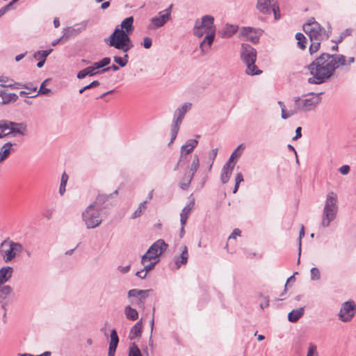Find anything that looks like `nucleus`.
I'll list each match as a JSON object with an SVG mask.
<instances>
[{
  "label": "nucleus",
  "mask_w": 356,
  "mask_h": 356,
  "mask_svg": "<svg viewBox=\"0 0 356 356\" xmlns=\"http://www.w3.org/2000/svg\"><path fill=\"white\" fill-rule=\"evenodd\" d=\"M261 29H254L252 27H243L241 31V34L246 38V40L253 44L259 42V36L261 34Z\"/></svg>",
  "instance_id": "nucleus-15"
},
{
  "label": "nucleus",
  "mask_w": 356,
  "mask_h": 356,
  "mask_svg": "<svg viewBox=\"0 0 356 356\" xmlns=\"http://www.w3.org/2000/svg\"><path fill=\"white\" fill-rule=\"evenodd\" d=\"M345 65L346 60L343 55L323 53L307 66L312 75L308 79V82L312 84L325 83L340 65Z\"/></svg>",
  "instance_id": "nucleus-1"
},
{
  "label": "nucleus",
  "mask_w": 356,
  "mask_h": 356,
  "mask_svg": "<svg viewBox=\"0 0 356 356\" xmlns=\"http://www.w3.org/2000/svg\"><path fill=\"white\" fill-rule=\"evenodd\" d=\"M151 290H142L134 289L128 291L129 298H135L137 299L136 305L139 307H144L145 300L149 296Z\"/></svg>",
  "instance_id": "nucleus-14"
},
{
  "label": "nucleus",
  "mask_w": 356,
  "mask_h": 356,
  "mask_svg": "<svg viewBox=\"0 0 356 356\" xmlns=\"http://www.w3.org/2000/svg\"><path fill=\"white\" fill-rule=\"evenodd\" d=\"M188 252L186 245L182 247L181 254L178 257H175L174 261L177 268H179L181 265H185L188 262Z\"/></svg>",
  "instance_id": "nucleus-20"
},
{
  "label": "nucleus",
  "mask_w": 356,
  "mask_h": 356,
  "mask_svg": "<svg viewBox=\"0 0 356 356\" xmlns=\"http://www.w3.org/2000/svg\"><path fill=\"white\" fill-rule=\"evenodd\" d=\"M142 45L145 49H149L152 45V40L149 37H145Z\"/></svg>",
  "instance_id": "nucleus-56"
},
{
  "label": "nucleus",
  "mask_w": 356,
  "mask_h": 356,
  "mask_svg": "<svg viewBox=\"0 0 356 356\" xmlns=\"http://www.w3.org/2000/svg\"><path fill=\"white\" fill-rule=\"evenodd\" d=\"M97 73L98 72H93L92 69H91V67L89 66L79 71L76 75V77L79 79H82L85 78L86 76H92L97 74Z\"/></svg>",
  "instance_id": "nucleus-38"
},
{
  "label": "nucleus",
  "mask_w": 356,
  "mask_h": 356,
  "mask_svg": "<svg viewBox=\"0 0 356 356\" xmlns=\"http://www.w3.org/2000/svg\"><path fill=\"white\" fill-rule=\"evenodd\" d=\"M352 33V31L349 29H346L344 31H343L339 38L336 40H332V42H334L335 44H338L339 43L341 42L342 40L348 35H350Z\"/></svg>",
  "instance_id": "nucleus-48"
},
{
  "label": "nucleus",
  "mask_w": 356,
  "mask_h": 356,
  "mask_svg": "<svg viewBox=\"0 0 356 356\" xmlns=\"http://www.w3.org/2000/svg\"><path fill=\"white\" fill-rule=\"evenodd\" d=\"M100 83L98 81H93L90 84L84 86V89L88 90L94 87L99 86Z\"/></svg>",
  "instance_id": "nucleus-64"
},
{
  "label": "nucleus",
  "mask_w": 356,
  "mask_h": 356,
  "mask_svg": "<svg viewBox=\"0 0 356 356\" xmlns=\"http://www.w3.org/2000/svg\"><path fill=\"white\" fill-rule=\"evenodd\" d=\"M241 58L246 65L245 72L250 76L259 75L262 73L255 65L257 50L251 45L243 43L241 47Z\"/></svg>",
  "instance_id": "nucleus-3"
},
{
  "label": "nucleus",
  "mask_w": 356,
  "mask_h": 356,
  "mask_svg": "<svg viewBox=\"0 0 356 356\" xmlns=\"http://www.w3.org/2000/svg\"><path fill=\"white\" fill-rule=\"evenodd\" d=\"M193 34L197 38H201L204 34L206 35H207V31H206L202 26H200V22L197 21L193 29Z\"/></svg>",
  "instance_id": "nucleus-40"
},
{
  "label": "nucleus",
  "mask_w": 356,
  "mask_h": 356,
  "mask_svg": "<svg viewBox=\"0 0 356 356\" xmlns=\"http://www.w3.org/2000/svg\"><path fill=\"white\" fill-rule=\"evenodd\" d=\"M304 307L293 309L288 314V319L291 323H295L304 314Z\"/></svg>",
  "instance_id": "nucleus-32"
},
{
  "label": "nucleus",
  "mask_w": 356,
  "mask_h": 356,
  "mask_svg": "<svg viewBox=\"0 0 356 356\" xmlns=\"http://www.w3.org/2000/svg\"><path fill=\"white\" fill-rule=\"evenodd\" d=\"M277 0H257L256 8L264 15H270L272 13V8Z\"/></svg>",
  "instance_id": "nucleus-17"
},
{
  "label": "nucleus",
  "mask_w": 356,
  "mask_h": 356,
  "mask_svg": "<svg viewBox=\"0 0 356 356\" xmlns=\"http://www.w3.org/2000/svg\"><path fill=\"white\" fill-rule=\"evenodd\" d=\"M238 31V26L233 24H227L220 32L221 38H230Z\"/></svg>",
  "instance_id": "nucleus-29"
},
{
  "label": "nucleus",
  "mask_w": 356,
  "mask_h": 356,
  "mask_svg": "<svg viewBox=\"0 0 356 356\" xmlns=\"http://www.w3.org/2000/svg\"><path fill=\"white\" fill-rule=\"evenodd\" d=\"M142 323V320H140L131 327L129 334V339L134 340L141 336L143 328Z\"/></svg>",
  "instance_id": "nucleus-27"
},
{
  "label": "nucleus",
  "mask_w": 356,
  "mask_h": 356,
  "mask_svg": "<svg viewBox=\"0 0 356 356\" xmlns=\"http://www.w3.org/2000/svg\"><path fill=\"white\" fill-rule=\"evenodd\" d=\"M10 121L6 120H0V138L10 135Z\"/></svg>",
  "instance_id": "nucleus-33"
},
{
  "label": "nucleus",
  "mask_w": 356,
  "mask_h": 356,
  "mask_svg": "<svg viewBox=\"0 0 356 356\" xmlns=\"http://www.w3.org/2000/svg\"><path fill=\"white\" fill-rule=\"evenodd\" d=\"M11 8V3H8L0 9V17L6 13Z\"/></svg>",
  "instance_id": "nucleus-63"
},
{
  "label": "nucleus",
  "mask_w": 356,
  "mask_h": 356,
  "mask_svg": "<svg viewBox=\"0 0 356 356\" xmlns=\"http://www.w3.org/2000/svg\"><path fill=\"white\" fill-rule=\"evenodd\" d=\"M13 144L10 142L6 143L1 148L0 150V161H4L6 159L11 152L13 151L12 146Z\"/></svg>",
  "instance_id": "nucleus-31"
},
{
  "label": "nucleus",
  "mask_w": 356,
  "mask_h": 356,
  "mask_svg": "<svg viewBox=\"0 0 356 356\" xmlns=\"http://www.w3.org/2000/svg\"><path fill=\"white\" fill-rule=\"evenodd\" d=\"M350 168L348 165H343L339 168V171L343 175H346L349 173Z\"/></svg>",
  "instance_id": "nucleus-57"
},
{
  "label": "nucleus",
  "mask_w": 356,
  "mask_h": 356,
  "mask_svg": "<svg viewBox=\"0 0 356 356\" xmlns=\"http://www.w3.org/2000/svg\"><path fill=\"white\" fill-rule=\"evenodd\" d=\"M198 141L196 139H189L181 147V151L189 154L197 147Z\"/></svg>",
  "instance_id": "nucleus-30"
},
{
  "label": "nucleus",
  "mask_w": 356,
  "mask_h": 356,
  "mask_svg": "<svg viewBox=\"0 0 356 356\" xmlns=\"http://www.w3.org/2000/svg\"><path fill=\"white\" fill-rule=\"evenodd\" d=\"M158 261L159 260H156L154 261H150L149 264H147L148 261L145 262V264H143L144 266L143 270L147 273L154 268Z\"/></svg>",
  "instance_id": "nucleus-50"
},
{
  "label": "nucleus",
  "mask_w": 356,
  "mask_h": 356,
  "mask_svg": "<svg viewBox=\"0 0 356 356\" xmlns=\"http://www.w3.org/2000/svg\"><path fill=\"white\" fill-rule=\"evenodd\" d=\"M10 245L13 248V250L14 251V253L15 254V256L17 254L21 253L22 252V250H23V246L19 243H17V242H14L13 241H10Z\"/></svg>",
  "instance_id": "nucleus-47"
},
{
  "label": "nucleus",
  "mask_w": 356,
  "mask_h": 356,
  "mask_svg": "<svg viewBox=\"0 0 356 356\" xmlns=\"http://www.w3.org/2000/svg\"><path fill=\"white\" fill-rule=\"evenodd\" d=\"M3 88H10L12 89L22 88V83L15 82L13 83L1 84Z\"/></svg>",
  "instance_id": "nucleus-54"
},
{
  "label": "nucleus",
  "mask_w": 356,
  "mask_h": 356,
  "mask_svg": "<svg viewBox=\"0 0 356 356\" xmlns=\"http://www.w3.org/2000/svg\"><path fill=\"white\" fill-rule=\"evenodd\" d=\"M10 135L13 136L19 135L24 136L27 135L26 125L24 123H18L10 121Z\"/></svg>",
  "instance_id": "nucleus-19"
},
{
  "label": "nucleus",
  "mask_w": 356,
  "mask_h": 356,
  "mask_svg": "<svg viewBox=\"0 0 356 356\" xmlns=\"http://www.w3.org/2000/svg\"><path fill=\"white\" fill-rule=\"evenodd\" d=\"M22 88L26 89L28 92H31V94L33 92H36L37 86H34L33 83H22Z\"/></svg>",
  "instance_id": "nucleus-51"
},
{
  "label": "nucleus",
  "mask_w": 356,
  "mask_h": 356,
  "mask_svg": "<svg viewBox=\"0 0 356 356\" xmlns=\"http://www.w3.org/2000/svg\"><path fill=\"white\" fill-rule=\"evenodd\" d=\"M295 37L298 40V47L301 49H305L306 48L307 43V39L305 36L301 33H297Z\"/></svg>",
  "instance_id": "nucleus-41"
},
{
  "label": "nucleus",
  "mask_w": 356,
  "mask_h": 356,
  "mask_svg": "<svg viewBox=\"0 0 356 356\" xmlns=\"http://www.w3.org/2000/svg\"><path fill=\"white\" fill-rule=\"evenodd\" d=\"M109 70H112L113 72H116V71L119 70V66H118L116 65H112L110 67H107L103 68L101 70V72L104 73V72H108Z\"/></svg>",
  "instance_id": "nucleus-58"
},
{
  "label": "nucleus",
  "mask_w": 356,
  "mask_h": 356,
  "mask_svg": "<svg viewBox=\"0 0 356 356\" xmlns=\"http://www.w3.org/2000/svg\"><path fill=\"white\" fill-rule=\"evenodd\" d=\"M13 292V289L9 285L0 286V304H1L2 309L4 311L6 309L5 300Z\"/></svg>",
  "instance_id": "nucleus-21"
},
{
  "label": "nucleus",
  "mask_w": 356,
  "mask_h": 356,
  "mask_svg": "<svg viewBox=\"0 0 356 356\" xmlns=\"http://www.w3.org/2000/svg\"><path fill=\"white\" fill-rule=\"evenodd\" d=\"M124 315L127 319L131 321H136L138 318L137 310L132 308L130 305L124 307Z\"/></svg>",
  "instance_id": "nucleus-35"
},
{
  "label": "nucleus",
  "mask_w": 356,
  "mask_h": 356,
  "mask_svg": "<svg viewBox=\"0 0 356 356\" xmlns=\"http://www.w3.org/2000/svg\"><path fill=\"white\" fill-rule=\"evenodd\" d=\"M147 202V200H145L143 202H141L138 209L134 211V213H133L132 215V218L133 219H135L138 217H140L141 216V214L143 213V211H145L147 208L146 207V204Z\"/></svg>",
  "instance_id": "nucleus-45"
},
{
  "label": "nucleus",
  "mask_w": 356,
  "mask_h": 356,
  "mask_svg": "<svg viewBox=\"0 0 356 356\" xmlns=\"http://www.w3.org/2000/svg\"><path fill=\"white\" fill-rule=\"evenodd\" d=\"M104 41L108 46L122 50L123 52H127L134 47L129 34L125 33L118 26L115 29L113 33L108 38H106Z\"/></svg>",
  "instance_id": "nucleus-4"
},
{
  "label": "nucleus",
  "mask_w": 356,
  "mask_h": 356,
  "mask_svg": "<svg viewBox=\"0 0 356 356\" xmlns=\"http://www.w3.org/2000/svg\"><path fill=\"white\" fill-rule=\"evenodd\" d=\"M194 207V202H189L184 208L182 209L180 213V222L181 225L185 226L188 216Z\"/></svg>",
  "instance_id": "nucleus-26"
},
{
  "label": "nucleus",
  "mask_w": 356,
  "mask_h": 356,
  "mask_svg": "<svg viewBox=\"0 0 356 356\" xmlns=\"http://www.w3.org/2000/svg\"><path fill=\"white\" fill-rule=\"evenodd\" d=\"M101 211L100 209L90 204L82 212V220L87 229H95L102 224Z\"/></svg>",
  "instance_id": "nucleus-7"
},
{
  "label": "nucleus",
  "mask_w": 356,
  "mask_h": 356,
  "mask_svg": "<svg viewBox=\"0 0 356 356\" xmlns=\"http://www.w3.org/2000/svg\"><path fill=\"white\" fill-rule=\"evenodd\" d=\"M88 24V20H85L79 24H76L74 26H69L64 29L63 31V37H65V39H69L79 35L86 29Z\"/></svg>",
  "instance_id": "nucleus-13"
},
{
  "label": "nucleus",
  "mask_w": 356,
  "mask_h": 356,
  "mask_svg": "<svg viewBox=\"0 0 356 356\" xmlns=\"http://www.w3.org/2000/svg\"><path fill=\"white\" fill-rule=\"evenodd\" d=\"M200 167V159L197 154L193 156V159L188 171H186L181 181L179 184V186L182 190H187L195 176V172Z\"/></svg>",
  "instance_id": "nucleus-11"
},
{
  "label": "nucleus",
  "mask_w": 356,
  "mask_h": 356,
  "mask_svg": "<svg viewBox=\"0 0 356 356\" xmlns=\"http://www.w3.org/2000/svg\"><path fill=\"white\" fill-rule=\"evenodd\" d=\"M311 273V280H318L321 278L320 271L317 268H312L310 270Z\"/></svg>",
  "instance_id": "nucleus-49"
},
{
  "label": "nucleus",
  "mask_w": 356,
  "mask_h": 356,
  "mask_svg": "<svg viewBox=\"0 0 356 356\" xmlns=\"http://www.w3.org/2000/svg\"><path fill=\"white\" fill-rule=\"evenodd\" d=\"M134 17L132 16L125 18L120 24L121 29L127 34L131 33L134 27L133 26Z\"/></svg>",
  "instance_id": "nucleus-28"
},
{
  "label": "nucleus",
  "mask_w": 356,
  "mask_h": 356,
  "mask_svg": "<svg viewBox=\"0 0 356 356\" xmlns=\"http://www.w3.org/2000/svg\"><path fill=\"white\" fill-rule=\"evenodd\" d=\"M356 313V305L353 301L344 302L340 309L339 318L343 322L350 321Z\"/></svg>",
  "instance_id": "nucleus-12"
},
{
  "label": "nucleus",
  "mask_w": 356,
  "mask_h": 356,
  "mask_svg": "<svg viewBox=\"0 0 356 356\" xmlns=\"http://www.w3.org/2000/svg\"><path fill=\"white\" fill-rule=\"evenodd\" d=\"M278 104L281 106L282 118L286 120L296 114L295 110H286L284 102L279 101Z\"/></svg>",
  "instance_id": "nucleus-37"
},
{
  "label": "nucleus",
  "mask_w": 356,
  "mask_h": 356,
  "mask_svg": "<svg viewBox=\"0 0 356 356\" xmlns=\"http://www.w3.org/2000/svg\"><path fill=\"white\" fill-rule=\"evenodd\" d=\"M168 246V245L163 239L157 240L149 248L146 253L142 256L141 264H145L147 261L158 259L167 249Z\"/></svg>",
  "instance_id": "nucleus-10"
},
{
  "label": "nucleus",
  "mask_w": 356,
  "mask_h": 356,
  "mask_svg": "<svg viewBox=\"0 0 356 356\" xmlns=\"http://www.w3.org/2000/svg\"><path fill=\"white\" fill-rule=\"evenodd\" d=\"M0 252L6 262L10 261L15 257V254L10 245V240H4L0 245Z\"/></svg>",
  "instance_id": "nucleus-16"
},
{
  "label": "nucleus",
  "mask_w": 356,
  "mask_h": 356,
  "mask_svg": "<svg viewBox=\"0 0 356 356\" xmlns=\"http://www.w3.org/2000/svg\"><path fill=\"white\" fill-rule=\"evenodd\" d=\"M306 356H317L316 346L312 343L309 344L308 352Z\"/></svg>",
  "instance_id": "nucleus-55"
},
{
  "label": "nucleus",
  "mask_w": 356,
  "mask_h": 356,
  "mask_svg": "<svg viewBox=\"0 0 356 356\" xmlns=\"http://www.w3.org/2000/svg\"><path fill=\"white\" fill-rule=\"evenodd\" d=\"M111 195V194L108 196L104 195H99L95 200L90 204V205H93V207L100 209L102 211L105 207H104V204L108 200V198Z\"/></svg>",
  "instance_id": "nucleus-34"
},
{
  "label": "nucleus",
  "mask_w": 356,
  "mask_h": 356,
  "mask_svg": "<svg viewBox=\"0 0 356 356\" xmlns=\"http://www.w3.org/2000/svg\"><path fill=\"white\" fill-rule=\"evenodd\" d=\"M159 16L154 17L150 19L151 24L155 29L163 26L169 20V14H162V12H159Z\"/></svg>",
  "instance_id": "nucleus-23"
},
{
  "label": "nucleus",
  "mask_w": 356,
  "mask_h": 356,
  "mask_svg": "<svg viewBox=\"0 0 356 356\" xmlns=\"http://www.w3.org/2000/svg\"><path fill=\"white\" fill-rule=\"evenodd\" d=\"M191 103L186 102L178 107L175 111L174 118L171 125V140L169 143V145L176 139L182 120L186 113L191 110Z\"/></svg>",
  "instance_id": "nucleus-8"
},
{
  "label": "nucleus",
  "mask_w": 356,
  "mask_h": 356,
  "mask_svg": "<svg viewBox=\"0 0 356 356\" xmlns=\"http://www.w3.org/2000/svg\"><path fill=\"white\" fill-rule=\"evenodd\" d=\"M218 154V149L215 148L211 150V152L209 154V157L211 160V161H214L216 156Z\"/></svg>",
  "instance_id": "nucleus-62"
},
{
  "label": "nucleus",
  "mask_w": 356,
  "mask_h": 356,
  "mask_svg": "<svg viewBox=\"0 0 356 356\" xmlns=\"http://www.w3.org/2000/svg\"><path fill=\"white\" fill-rule=\"evenodd\" d=\"M305 236V229L304 227L302 226L301 229L299 234V248H298V254L300 255L301 253V239Z\"/></svg>",
  "instance_id": "nucleus-59"
},
{
  "label": "nucleus",
  "mask_w": 356,
  "mask_h": 356,
  "mask_svg": "<svg viewBox=\"0 0 356 356\" xmlns=\"http://www.w3.org/2000/svg\"><path fill=\"white\" fill-rule=\"evenodd\" d=\"M130 268H131V265L130 264H129V265H127L126 266H119L118 267V270L120 273H122L123 274H125V273H128L130 270Z\"/></svg>",
  "instance_id": "nucleus-60"
},
{
  "label": "nucleus",
  "mask_w": 356,
  "mask_h": 356,
  "mask_svg": "<svg viewBox=\"0 0 356 356\" xmlns=\"http://www.w3.org/2000/svg\"><path fill=\"white\" fill-rule=\"evenodd\" d=\"M272 13H273L275 19H279L280 18V8L277 1L272 8Z\"/></svg>",
  "instance_id": "nucleus-52"
},
{
  "label": "nucleus",
  "mask_w": 356,
  "mask_h": 356,
  "mask_svg": "<svg viewBox=\"0 0 356 356\" xmlns=\"http://www.w3.org/2000/svg\"><path fill=\"white\" fill-rule=\"evenodd\" d=\"M119 342V338L115 330L111 332V341L108 347V356H115V353Z\"/></svg>",
  "instance_id": "nucleus-22"
},
{
  "label": "nucleus",
  "mask_w": 356,
  "mask_h": 356,
  "mask_svg": "<svg viewBox=\"0 0 356 356\" xmlns=\"http://www.w3.org/2000/svg\"><path fill=\"white\" fill-rule=\"evenodd\" d=\"M13 268L10 266H3L0 268V286L3 285L12 277Z\"/></svg>",
  "instance_id": "nucleus-24"
},
{
  "label": "nucleus",
  "mask_w": 356,
  "mask_h": 356,
  "mask_svg": "<svg viewBox=\"0 0 356 356\" xmlns=\"http://www.w3.org/2000/svg\"><path fill=\"white\" fill-rule=\"evenodd\" d=\"M68 180V175L64 172L61 176L59 193L63 195L65 192V186Z\"/></svg>",
  "instance_id": "nucleus-44"
},
{
  "label": "nucleus",
  "mask_w": 356,
  "mask_h": 356,
  "mask_svg": "<svg viewBox=\"0 0 356 356\" xmlns=\"http://www.w3.org/2000/svg\"><path fill=\"white\" fill-rule=\"evenodd\" d=\"M322 94V92L315 94L312 93V97L303 99L299 97H295L293 99L296 102V108L294 109L296 114L299 112H307L314 110L321 102V95Z\"/></svg>",
  "instance_id": "nucleus-9"
},
{
  "label": "nucleus",
  "mask_w": 356,
  "mask_h": 356,
  "mask_svg": "<svg viewBox=\"0 0 356 356\" xmlns=\"http://www.w3.org/2000/svg\"><path fill=\"white\" fill-rule=\"evenodd\" d=\"M235 165L234 162L227 161L223 165L220 174V181L223 184H227L232 174Z\"/></svg>",
  "instance_id": "nucleus-18"
},
{
  "label": "nucleus",
  "mask_w": 356,
  "mask_h": 356,
  "mask_svg": "<svg viewBox=\"0 0 356 356\" xmlns=\"http://www.w3.org/2000/svg\"><path fill=\"white\" fill-rule=\"evenodd\" d=\"M1 105L15 102L17 100L18 96L15 93H7L4 90L0 89Z\"/></svg>",
  "instance_id": "nucleus-25"
},
{
  "label": "nucleus",
  "mask_w": 356,
  "mask_h": 356,
  "mask_svg": "<svg viewBox=\"0 0 356 356\" xmlns=\"http://www.w3.org/2000/svg\"><path fill=\"white\" fill-rule=\"evenodd\" d=\"M129 356H143L140 349L134 343L129 347Z\"/></svg>",
  "instance_id": "nucleus-46"
},
{
  "label": "nucleus",
  "mask_w": 356,
  "mask_h": 356,
  "mask_svg": "<svg viewBox=\"0 0 356 356\" xmlns=\"http://www.w3.org/2000/svg\"><path fill=\"white\" fill-rule=\"evenodd\" d=\"M338 211L337 196L334 192H330L326 196L325 207L323 209L321 225L323 227H329L330 222L337 216Z\"/></svg>",
  "instance_id": "nucleus-6"
},
{
  "label": "nucleus",
  "mask_w": 356,
  "mask_h": 356,
  "mask_svg": "<svg viewBox=\"0 0 356 356\" xmlns=\"http://www.w3.org/2000/svg\"><path fill=\"white\" fill-rule=\"evenodd\" d=\"M305 33L309 37L311 44L309 52L311 54L316 53L320 48L321 42L327 40L332 33V28L329 25L325 30L314 18L309 19L302 26Z\"/></svg>",
  "instance_id": "nucleus-2"
},
{
  "label": "nucleus",
  "mask_w": 356,
  "mask_h": 356,
  "mask_svg": "<svg viewBox=\"0 0 356 356\" xmlns=\"http://www.w3.org/2000/svg\"><path fill=\"white\" fill-rule=\"evenodd\" d=\"M241 232L238 229H234L231 235L229 236V240L235 239L236 236H239L241 235Z\"/></svg>",
  "instance_id": "nucleus-61"
},
{
  "label": "nucleus",
  "mask_w": 356,
  "mask_h": 356,
  "mask_svg": "<svg viewBox=\"0 0 356 356\" xmlns=\"http://www.w3.org/2000/svg\"><path fill=\"white\" fill-rule=\"evenodd\" d=\"M214 18L211 15H204L202 17L200 26H202L206 31L207 35L200 44V49L202 54H205L210 49L216 35V29L213 25Z\"/></svg>",
  "instance_id": "nucleus-5"
},
{
  "label": "nucleus",
  "mask_w": 356,
  "mask_h": 356,
  "mask_svg": "<svg viewBox=\"0 0 356 356\" xmlns=\"http://www.w3.org/2000/svg\"><path fill=\"white\" fill-rule=\"evenodd\" d=\"M53 49H49L47 50L37 51L33 54V58L35 60H46L47 57L52 52Z\"/></svg>",
  "instance_id": "nucleus-39"
},
{
  "label": "nucleus",
  "mask_w": 356,
  "mask_h": 356,
  "mask_svg": "<svg viewBox=\"0 0 356 356\" xmlns=\"http://www.w3.org/2000/svg\"><path fill=\"white\" fill-rule=\"evenodd\" d=\"M113 60L115 63L118 64V65L121 67H125L129 61V56L128 54H124L123 57L120 56H114Z\"/></svg>",
  "instance_id": "nucleus-43"
},
{
  "label": "nucleus",
  "mask_w": 356,
  "mask_h": 356,
  "mask_svg": "<svg viewBox=\"0 0 356 356\" xmlns=\"http://www.w3.org/2000/svg\"><path fill=\"white\" fill-rule=\"evenodd\" d=\"M188 162V154L183 152L180 150V156L179 159L175 165L173 170L177 171L180 168H183L187 163Z\"/></svg>",
  "instance_id": "nucleus-36"
},
{
  "label": "nucleus",
  "mask_w": 356,
  "mask_h": 356,
  "mask_svg": "<svg viewBox=\"0 0 356 356\" xmlns=\"http://www.w3.org/2000/svg\"><path fill=\"white\" fill-rule=\"evenodd\" d=\"M49 81V79H45L42 83H41V86H40V88L37 94L35 95H31V97H37L38 95L41 94V95H48L51 92V90L49 89V88H45V86L46 84Z\"/></svg>",
  "instance_id": "nucleus-42"
},
{
  "label": "nucleus",
  "mask_w": 356,
  "mask_h": 356,
  "mask_svg": "<svg viewBox=\"0 0 356 356\" xmlns=\"http://www.w3.org/2000/svg\"><path fill=\"white\" fill-rule=\"evenodd\" d=\"M259 296L263 298V301L260 302L261 309H264L269 306V297L268 296H263L262 294H259Z\"/></svg>",
  "instance_id": "nucleus-53"
}]
</instances>
